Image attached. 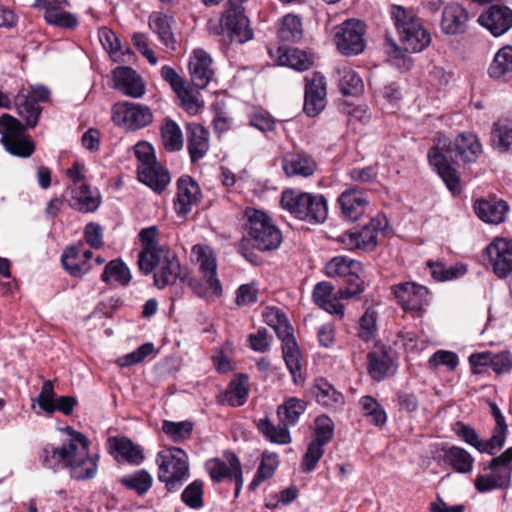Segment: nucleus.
I'll list each match as a JSON object with an SVG mask.
<instances>
[{"instance_id":"nucleus-1","label":"nucleus","mask_w":512,"mask_h":512,"mask_svg":"<svg viewBox=\"0 0 512 512\" xmlns=\"http://www.w3.org/2000/svg\"><path fill=\"white\" fill-rule=\"evenodd\" d=\"M482 145L476 135L461 133L454 140L439 137L428 152L429 163L446 184L447 188L457 194L461 191L460 179L453 164L475 162L482 154Z\"/></svg>"},{"instance_id":"nucleus-2","label":"nucleus","mask_w":512,"mask_h":512,"mask_svg":"<svg viewBox=\"0 0 512 512\" xmlns=\"http://www.w3.org/2000/svg\"><path fill=\"white\" fill-rule=\"evenodd\" d=\"M64 431L68 438L61 447L47 444L43 448V466L56 470L62 465L68 468L71 477L77 480L93 478L96 474V463L89 456L88 438L69 426Z\"/></svg>"},{"instance_id":"nucleus-3","label":"nucleus","mask_w":512,"mask_h":512,"mask_svg":"<svg viewBox=\"0 0 512 512\" xmlns=\"http://www.w3.org/2000/svg\"><path fill=\"white\" fill-rule=\"evenodd\" d=\"M391 16L402 47L391 43L387 52L393 58H403L404 64H407V68H409L411 60L405 57L402 50L406 52L422 51L431 41L430 33L424 28L420 18L412 9L394 5L391 7Z\"/></svg>"},{"instance_id":"nucleus-4","label":"nucleus","mask_w":512,"mask_h":512,"mask_svg":"<svg viewBox=\"0 0 512 512\" xmlns=\"http://www.w3.org/2000/svg\"><path fill=\"white\" fill-rule=\"evenodd\" d=\"M150 266L147 269L139 268L144 275L153 274L154 285L158 289H164L167 286L187 282L188 274L182 268L177 254L170 248L158 250V254L152 259H148Z\"/></svg>"},{"instance_id":"nucleus-5","label":"nucleus","mask_w":512,"mask_h":512,"mask_svg":"<svg viewBox=\"0 0 512 512\" xmlns=\"http://www.w3.org/2000/svg\"><path fill=\"white\" fill-rule=\"evenodd\" d=\"M158 479L170 492L178 490L189 477L187 453L179 447H169L157 455Z\"/></svg>"},{"instance_id":"nucleus-6","label":"nucleus","mask_w":512,"mask_h":512,"mask_svg":"<svg viewBox=\"0 0 512 512\" xmlns=\"http://www.w3.org/2000/svg\"><path fill=\"white\" fill-rule=\"evenodd\" d=\"M28 126L27 122L22 123L17 118L3 114L0 116L1 143L11 155L20 158H28L35 151V144L32 139L25 135Z\"/></svg>"},{"instance_id":"nucleus-7","label":"nucleus","mask_w":512,"mask_h":512,"mask_svg":"<svg viewBox=\"0 0 512 512\" xmlns=\"http://www.w3.org/2000/svg\"><path fill=\"white\" fill-rule=\"evenodd\" d=\"M246 215L249 221L248 233L254 241V246L261 251L278 248L282 242V234L268 215L258 210H247Z\"/></svg>"},{"instance_id":"nucleus-8","label":"nucleus","mask_w":512,"mask_h":512,"mask_svg":"<svg viewBox=\"0 0 512 512\" xmlns=\"http://www.w3.org/2000/svg\"><path fill=\"white\" fill-rule=\"evenodd\" d=\"M248 0H228V7L222 17L224 28L231 42L246 43L254 36L250 21L245 14L243 3Z\"/></svg>"},{"instance_id":"nucleus-9","label":"nucleus","mask_w":512,"mask_h":512,"mask_svg":"<svg viewBox=\"0 0 512 512\" xmlns=\"http://www.w3.org/2000/svg\"><path fill=\"white\" fill-rule=\"evenodd\" d=\"M50 91L43 85L32 87L31 91L21 89L14 98L18 115L27 122L28 126L38 124L42 108L40 103L48 102Z\"/></svg>"},{"instance_id":"nucleus-10","label":"nucleus","mask_w":512,"mask_h":512,"mask_svg":"<svg viewBox=\"0 0 512 512\" xmlns=\"http://www.w3.org/2000/svg\"><path fill=\"white\" fill-rule=\"evenodd\" d=\"M335 30L334 41L341 54L352 56L364 51L365 24L362 21L349 19L338 25Z\"/></svg>"},{"instance_id":"nucleus-11","label":"nucleus","mask_w":512,"mask_h":512,"mask_svg":"<svg viewBox=\"0 0 512 512\" xmlns=\"http://www.w3.org/2000/svg\"><path fill=\"white\" fill-rule=\"evenodd\" d=\"M192 253L196 257L200 271L202 272L208 286L206 291H204L201 286H195V292L200 297H219L222 294V286L219 279L217 278V264L216 258L213 255V251L207 246L195 245L192 248Z\"/></svg>"},{"instance_id":"nucleus-12","label":"nucleus","mask_w":512,"mask_h":512,"mask_svg":"<svg viewBox=\"0 0 512 512\" xmlns=\"http://www.w3.org/2000/svg\"><path fill=\"white\" fill-rule=\"evenodd\" d=\"M226 461L220 458H213L206 462V470L213 481L221 482L224 479L234 480L236 484L235 494H239L242 485V468L238 457L234 453L225 455Z\"/></svg>"},{"instance_id":"nucleus-13","label":"nucleus","mask_w":512,"mask_h":512,"mask_svg":"<svg viewBox=\"0 0 512 512\" xmlns=\"http://www.w3.org/2000/svg\"><path fill=\"white\" fill-rule=\"evenodd\" d=\"M305 82L303 110L307 116L314 117L326 107L327 89L325 77L319 72H314L305 77Z\"/></svg>"},{"instance_id":"nucleus-14","label":"nucleus","mask_w":512,"mask_h":512,"mask_svg":"<svg viewBox=\"0 0 512 512\" xmlns=\"http://www.w3.org/2000/svg\"><path fill=\"white\" fill-rule=\"evenodd\" d=\"M392 292L404 310L421 311L429 302L428 289L414 282L394 285Z\"/></svg>"},{"instance_id":"nucleus-15","label":"nucleus","mask_w":512,"mask_h":512,"mask_svg":"<svg viewBox=\"0 0 512 512\" xmlns=\"http://www.w3.org/2000/svg\"><path fill=\"white\" fill-rule=\"evenodd\" d=\"M486 252L493 271L499 278H505L512 273V239H496L488 245Z\"/></svg>"},{"instance_id":"nucleus-16","label":"nucleus","mask_w":512,"mask_h":512,"mask_svg":"<svg viewBox=\"0 0 512 512\" xmlns=\"http://www.w3.org/2000/svg\"><path fill=\"white\" fill-rule=\"evenodd\" d=\"M379 225V220L371 219L360 231L345 232L340 240L350 250H372L377 245Z\"/></svg>"},{"instance_id":"nucleus-17","label":"nucleus","mask_w":512,"mask_h":512,"mask_svg":"<svg viewBox=\"0 0 512 512\" xmlns=\"http://www.w3.org/2000/svg\"><path fill=\"white\" fill-rule=\"evenodd\" d=\"M478 21L494 36H501L512 27V10L506 6L493 5L481 13Z\"/></svg>"},{"instance_id":"nucleus-18","label":"nucleus","mask_w":512,"mask_h":512,"mask_svg":"<svg viewBox=\"0 0 512 512\" xmlns=\"http://www.w3.org/2000/svg\"><path fill=\"white\" fill-rule=\"evenodd\" d=\"M211 57L202 49H196L189 61L192 84L198 89L208 86L214 76Z\"/></svg>"},{"instance_id":"nucleus-19","label":"nucleus","mask_w":512,"mask_h":512,"mask_svg":"<svg viewBox=\"0 0 512 512\" xmlns=\"http://www.w3.org/2000/svg\"><path fill=\"white\" fill-rule=\"evenodd\" d=\"M201 198L199 185L190 176H182L177 181L175 209L179 215H186Z\"/></svg>"},{"instance_id":"nucleus-20","label":"nucleus","mask_w":512,"mask_h":512,"mask_svg":"<svg viewBox=\"0 0 512 512\" xmlns=\"http://www.w3.org/2000/svg\"><path fill=\"white\" fill-rule=\"evenodd\" d=\"M338 203L342 214L347 219L356 221L365 213L369 201L362 190L353 187L341 193Z\"/></svg>"},{"instance_id":"nucleus-21","label":"nucleus","mask_w":512,"mask_h":512,"mask_svg":"<svg viewBox=\"0 0 512 512\" xmlns=\"http://www.w3.org/2000/svg\"><path fill=\"white\" fill-rule=\"evenodd\" d=\"M69 207L83 213L95 212L101 204V195L95 188L81 184L70 191V198L66 200Z\"/></svg>"},{"instance_id":"nucleus-22","label":"nucleus","mask_w":512,"mask_h":512,"mask_svg":"<svg viewBox=\"0 0 512 512\" xmlns=\"http://www.w3.org/2000/svg\"><path fill=\"white\" fill-rule=\"evenodd\" d=\"M392 364L390 351L384 345H375L367 355V370L375 381H381L387 377Z\"/></svg>"},{"instance_id":"nucleus-23","label":"nucleus","mask_w":512,"mask_h":512,"mask_svg":"<svg viewBox=\"0 0 512 512\" xmlns=\"http://www.w3.org/2000/svg\"><path fill=\"white\" fill-rule=\"evenodd\" d=\"M334 287L330 282L323 281L315 285L313 290L314 302L330 314L343 316L344 307L339 303L338 292L334 294Z\"/></svg>"},{"instance_id":"nucleus-24","label":"nucleus","mask_w":512,"mask_h":512,"mask_svg":"<svg viewBox=\"0 0 512 512\" xmlns=\"http://www.w3.org/2000/svg\"><path fill=\"white\" fill-rule=\"evenodd\" d=\"M474 210L477 216L484 222L499 224L504 221L509 207L501 199H480L475 202Z\"/></svg>"},{"instance_id":"nucleus-25","label":"nucleus","mask_w":512,"mask_h":512,"mask_svg":"<svg viewBox=\"0 0 512 512\" xmlns=\"http://www.w3.org/2000/svg\"><path fill=\"white\" fill-rule=\"evenodd\" d=\"M187 148L192 163L202 159L209 150V132L200 124L187 125Z\"/></svg>"},{"instance_id":"nucleus-26","label":"nucleus","mask_w":512,"mask_h":512,"mask_svg":"<svg viewBox=\"0 0 512 512\" xmlns=\"http://www.w3.org/2000/svg\"><path fill=\"white\" fill-rule=\"evenodd\" d=\"M311 394L320 405L339 409L344 405L345 399L341 392L337 391L332 384L323 378L315 380L311 388Z\"/></svg>"},{"instance_id":"nucleus-27","label":"nucleus","mask_w":512,"mask_h":512,"mask_svg":"<svg viewBox=\"0 0 512 512\" xmlns=\"http://www.w3.org/2000/svg\"><path fill=\"white\" fill-rule=\"evenodd\" d=\"M158 235V229L156 226H150L147 228H143L138 237L142 246V250L138 255V268L147 269L148 265L150 266V262L148 259H152L154 255L158 254V250L169 248L166 245H160L156 237Z\"/></svg>"},{"instance_id":"nucleus-28","label":"nucleus","mask_w":512,"mask_h":512,"mask_svg":"<svg viewBox=\"0 0 512 512\" xmlns=\"http://www.w3.org/2000/svg\"><path fill=\"white\" fill-rule=\"evenodd\" d=\"M490 473L478 475L475 479V488L480 493L489 492L495 489H505L510 486L511 469L486 468Z\"/></svg>"},{"instance_id":"nucleus-29","label":"nucleus","mask_w":512,"mask_h":512,"mask_svg":"<svg viewBox=\"0 0 512 512\" xmlns=\"http://www.w3.org/2000/svg\"><path fill=\"white\" fill-rule=\"evenodd\" d=\"M468 22L467 11L458 3H450L442 13L441 27L446 34L464 32Z\"/></svg>"},{"instance_id":"nucleus-30","label":"nucleus","mask_w":512,"mask_h":512,"mask_svg":"<svg viewBox=\"0 0 512 512\" xmlns=\"http://www.w3.org/2000/svg\"><path fill=\"white\" fill-rule=\"evenodd\" d=\"M491 146L501 153L512 152V118H499L493 123Z\"/></svg>"},{"instance_id":"nucleus-31","label":"nucleus","mask_w":512,"mask_h":512,"mask_svg":"<svg viewBox=\"0 0 512 512\" xmlns=\"http://www.w3.org/2000/svg\"><path fill=\"white\" fill-rule=\"evenodd\" d=\"M144 175L145 177L141 174V171L137 172L138 180L150 187L156 193L163 192L171 181L169 171L158 161L149 165L145 170Z\"/></svg>"},{"instance_id":"nucleus-32","label":"nucleus","mask_w":512,"mask_h":512,"mask_svg":"<svg viewBox=\"0 0 512 512\" xmlns=\"http://www.w3.org/2000/svg\"><path fill=\"white\" fill-rule=\"evenodd\" d=\"M277 62L298 71L308 70L313 65L311 55L297 48L279 47L277 49Z\"/></svg>"},{"instance_id":"nucleus-33","label":"nucleus","mask_w":512,"mask_h":512,"mask_svg":"<svg viewBox=\"0 0 512 512\" xmlns=\"http://www.w3.org/2000/svg\"><path fill=\"white\" fill-rule=\"evenodd\" d=\"M282 167L286 175L309 177L316 170V162L308 155H291L282 160Z\"/></svg>"},{"instance_id":"nucleus-34","label":"nucleus","mask_w":512,"mask_h":512,"mask_svg":"<svg viewBox=\"0 0 512 512\" xmlns=\"http://www.w3.org/2000/svg\"><path fill=\"white\" fill-rule=\"evenodd\" d=\"M82 244L67 247L61 255L63 268L73 277H82L90 270L89 263H83L81 259Z\"/></svg>"},{"instance_id":"nucleus-35","label":"nucleus","mask_w":512,"mask_h":512,"mask_svg":"<svg viewBox=\"0 0 512 512\" xmlns=\"http://www.w3.org/2000/svg\"><path fill=\"white\" fill-rule=\"evenodd\" d=\"M453 431L458 437L475 447L481 453L493 455L496 449H501L500 446L492 442V437L487 441H482L474 428L462 422H456L453 426Z\"/></svg>"},{"instance_id":"nucleus-36","label":"nucleus","mask_w":512,"mask_h":512,"mask_svg":"<svg viewBox=\"0 0 512 512\" xmlns=\"http://www.w3.org/2000/svg\"><path fill=\"white\" fill-rule=\"evenodd\" d=\"M328 277H348L363 273L361 262L350 259L346 256H337L332 258L325 266Z\"/></svg>"},{"instance_id":"nucleus-37","label":"nucleus","mask_w":512,"mask_h":512,"mask_svg":"<svg viewBox=\"0 0 512 512\" xmlns=\"http://www.w3.org/2000/svg\"><path fill=\"white\" fill-rule=\"evenodd\" d=\"M248 392L247 376L239 375L230 382L228 389L220 395L219 401L230 406H241L246 402Z\"/></svg>"},{"instance_id":"nucleus-38","label":"nucleus","mask_w":512,"mask_h":512,"mask_svg":"<svg viewBox=\"0 0 512 512\" xmlns=\"http://www.w3.org/2000/svg\"><path fill=\"white\" fill-rule=\"evenodd\" d=\"M171 20V17L166 14L154 13L150 16L149 26L158 35L163 45L175 50L176 40L171 30Z\"/></svg>"},{"instance_id":"nucleus-39","label":"nucleus","mask_w":512,"mask_h":512,"mask_svg":"<svg viewBox=\"0 0 512 512\" xmlns=\"http://www.w3.org/2000/svg\"><path fill=\"white\" fill-rule=\"evenodd\" d=\"M307 201H309V193L295 190H286L281 196V206L300 220L307 219V211L305 212L304 207Z\"/></svg>"},{"instance_id":"nucleus-40","label":"nucleus","mask_w":512,"mask_h":512,"mask_svg":"<svg viewBox=\"0 0 512 512\" xmlns=\"http://www.w3.org/2000/svg\"><path fill=\"white\" fill-rule=\"evenodd\" d=\"M101 281L116 287L128 285V267L122 259L109 261L101 274Z\"/></svg>"},{"instance_id":"nucleus-41","label":"nucleus","mask_w":512,"mask_h":512,"mask_svg":"<svg viewBox=\"0 0 512 512\" xmlns=\"http://www.w3.org/2000/svg\"><path fill=\"white\" fill-rule=\"evenodd\" d=\"M257 427L258 430L273 443L285 445L291 442L288 425L283 421H280L276 426L270 419L263 418L258 421Z\"/></svg>"},{"instance_id":"nucleus-42","label":"nucleus","mask_w":512,"mask_h":512,"mask_svg":"<svg viewBox=\"0 0 512 512\" xmlns=\"http://www.w3.org/2000/svg\"><path fill=\"white\" fill-rule=\"evenodd\" d=\"M444 461L459 473L470 472L473 466V457L463 448L451 446L442 449Z\"/></svg>"},{"instance_id":"nucleus-43","label":"nucleus","mask_w":512,"mask_h":512,"mask_svg":"<svg viewBox=\"0 0 512 512\" xmlns=\"http://www.w3.org/2000/svg\"><path fill=\"white\" fill-rule=\"evenodd\" d=\"M339 76V88L345 96L359 95L364 88L361 77L351 68L342 67L337 69Z\"/></svg>"},{"instance_id":"nucleus-44","label":"nucleus","mask_w":512,"mask_h":512,"mask_svg":"<svg viewBox=\"0 0 512 512\" xmlns=\"http://www.w3.org/2000/svg\"><path fill=\"white\" fill-rule=\"evenodd\" d=\"M488 73L495 79L512 73V46H504L496 53Z\"/></svg>"},{"instance_id":"nucleus-45","label":"nucleus","mask_w":512,"mask_h":512,"mask_svg":"<svg viewBox=\"0 0 512 512\" xmlns=\"http://www.w3.org/2000/svg\"><path fill=\"white\" fill-rule=\"evenodd\" d=\"M306 407L307 405L304 400L291 397L278 407L277 414L285 424L294 425L298 422Z\"/></svg>"},{"instance_id":"nucleus-46","label":"nucleus","mask_w":512,"mask_h":512,"mask_svg":"<svg viewBox=\"0 0 512 512\" xmlns=\"http://www.w3.org/2000/svg\"><path fill=\"white\" fill-rule=\"evenodd\" d=\"M162 142L167 151H179L183 147V136L179 125L172 119L165 120L161 128Z\"/></svg>"},{"instance_id":"nucleus-47","label":"nucleus","mask_w":512,"mask_h":512,"mask_svg":"<svg viewBox=\"0 0 512 512\" xmlns=\"http://www.w3.org/2000/svg\"><path fill=\"white\" fill-rule=\"evenodd\" d=\"M302 23L298 16L288 14L283 17L279 28L278 37L284 42H295L302 38Z\"/></svg>"},{"instance_id":"nucleus-48","label":"nucleus","mask_w":512,"mask_h":512,"mask_svg":"<svg viewBox=\"0 0 512 512\" xmlns=\"http://www.w3.org/2000/svg\"><path fill=\"white\" fill-rule=\"evenodd\" d=\"M432 277L437 281H450L463 276L467 272L464 264L457 263L446 267L442 262H428Z\"/></svg>"},{"instance_id":"nucleus-49","label":"nucleus","mask_w":512,"mask_h":512,"mask_svg":"<svg viewBox=\"0 0 512 512\" xmlns=\"http://www.w3.org/2000/svg\"><path fill=\"white\" fill-rule=\"evenodd\" d=\"M283 359L289 372L292 375L294 383L302 380L301 376V363H300V350L296 341H288L286 345H282Z\"/></svg>"},{"instance_id":"nucleus-50","label":"nucleus","mask_w":512,"mask_h":512,"mask_svg":"<svg viewBox=\"0 0 512 512\" xmlns=\"http://www.w3.org/2000/svg\"><path fill=\"white\" fill-rule=\"evenodd\" d=\"M304 206L305 212L307 211V219L310 223H321L324 222L328 215V208L326 199L323 195H314L309 193V201Z\"/></svg>"},{"instance_id":"nucleus-51","label":"nucleus","mask_w":512,"mask_h":512,"mask_svg":"<svg viewBox=\"0 0 512 512\" xmlns=\"http://www.w3.org/2000/svg\"><path fill=\"white\" fill-rule=\"evenodd\" d=\"M162 430L173 442L181 443L190 438L193 423L190 421L173 422L164 420Z\"/></svg>"},{"instance_id":"nucleus-52","label":"nucleus","mask_w":512,"mask_h":512,"mask_svg":"<svg viewBox=\"0 0 512 512\" xmlns=\"http://www.w3.org/2000/svg\"><path fill=\"white\" fill-rule=\"evenodd\" d=\"M278 466V456L275 453L264 452L257 473L250 483V489L254 490L261 482L273 476Z\"/></svg>"},{"instance_id":"nucleus-53","label":"nucleus","mask_w":512,"mask_h":512,"mask_svg":"<svg viewBox=\"0 0 512 512\" xmlns=\"http://www.w3.org/2000/svg\"><path fill=\"white\" fill-rule=\"evenodd\" d=\"M377 314L371 309H367L359 319L357 328L358 337L366 342H372L376 339L377 335Z\"/></svg>"},{"instance_id":"nucleus-54","label":"nucleus","mask_w":512,"mask_h":512,"mask_svg":"<svg viewBox=\"0 0 512 512\" xmlns=\"http://www.w3.org/2000/svg\"><path fill=\"white\" fill-rule=\"evenodd\" d=\"M98 37L103 48L108 52L111 59L114 62L120 61L121 57L125 53L122 51L121 42L116 33L104 27L99 29Z\"/></svg>"},{"instance_id":"nucleus-55","label":"nucleus","mask_w":512,"mask_h":512,"mask_svg":"<svg viewBox=\"0 0 512 512\" xmlns=\"http://www.w3.org/2000/svg\"><path fill=\"white\" fill-rule=\"evenodd\" d=\"M153 122L151 109L143 104L130 103V130H139Z\"/></svg>"},{"instance_id":"nucleus-56","label":"nucleus","mask_w":512,"mask_h":512,"mask_svg":"<svg viewBox=\"0 0 512 512\" xmlns=\"http://www.w3.org/2000/svg\"><path fill=\"white\" fill-rule=\"evenodd\" d=\"M133 150L138 161L137 172L141 171V174L145 177L144 173L147 167L157 161L154 148L147 141H139Z\"/></svg>"},{"instance_id":"nucleus-57","label":"nucleus","mask_w":512,"mask_h":512,"mask_svg":"<svg viewBox=\"0 0 512 512\" xmlns=\"http://www.w3.org/2000/svg\"><path fill=\"white\" fill-rule=\"evenodd\" d=\"M323 444L311 441L308 444L307 450L304 453L301 461V470L304 473H310L317 467L318 462L321 460L325 453Z\"/></svg>"},{"instance_id":"nucleus-58","label":"nucleus","mask_w":512,"mask_h":512,"mask_svg":"<svg viewBox=\"0 0 512 512\" xmlns=\"http://www.w3.org/2000/svg\"><path fill=\"white\" fill-rule=\"evenodd\" d=\"M315 438L312 440L314 442L326 445L328 444L334 437V422L327 415H320L315 419Z\"/></svg>"},{"instance_id":"nucleus-59","label":"nucleus","mask_w":512,"mask_h":512,"mask_svg":"<svg viewBox=\"0 0 512 512\" xmlns=\"http://www.w3.org/2000/svg\"><path fill=\"white\" fill-rule=\"evenodd\" d=\"M44 18L47 23L61 28H75L77 26V18L74 14L50 7L45 11Z\"/></svg>"},{"instance_id":"nucleus-60","label":"nucleus","mask_w":512,"mask_h":512,"mask_svg":"<svg viewBox=\"0 0 512 512\" xmlns=\"http://www.w3.org/2000/svg\"><path fill=\"white\" fill-rule=\"evenodd\" d=\"M182 501L193 509H199L203 506V483L195 480L190 483L182 492Z\"/></svg>"},{"instance_id":"nucleus-61","label":"nucleus","mask_w":512,"mask_h":512,"mask_svg":"<svg viewBox=\"0 0 512 512\" xmlns=\"http://www.w3.org/2000/svg\"><path fill=\"white\" fill-rule=\"evenodd\" d=\"M152 475L145 469H140L130 474V490H134L139 496L146 494L153 485Z\"/></svg>"},{"instance_id":"nucleus-62","label":"nucleus","mask_w":512,"mask_h":512,"mask_svg":"<svg viewBox=\"0 0 512 512\" xmlns=\"http://www.w3.org/2000/svg\"><path fill=\"white\" fill-rule=\"evenodd\" d=\"M490 408L496 422L492 434V442H494L496 445L502 448L506 439L507 424L505 422L504 416L502 415L496 403L490 402Z\"/></svg>"},{"instance_id":"nucleus-63","label":"nucleus","mask_w":512,"mask_h":512,"mask_svg":"<svg viewBox=\"0 0 512 512\" xmlns=\"http://www.w3.org/2000/svg\"><path fill=\"white\" fill-rule=\"evenodd\" d=\"M107 449L118 462H128V438L125 436H109Z\"/></svg>"},{"instance_id":"nucleus-64","label":"nucleus","mask_w":512,"mask_h":512,"mask_svg":"<svg viewBox=\"0 0 512 512\" xmlns=\"http://www.w3.org/2000/svg\"><path fill=\"white\" fill-rule=\"evenodd\" d=\"M177 96L181 100L183 108L190 114H196L203 103L199 100L198 96L192 91L191 88L185 84L179 88L176 92Z\"/></svg>"}]
</instances>
